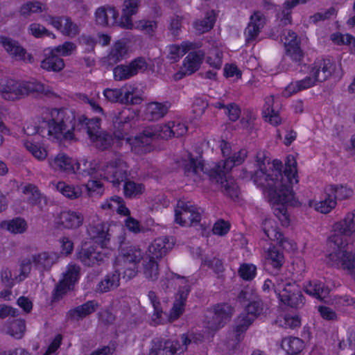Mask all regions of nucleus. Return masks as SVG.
Returning <instances> with one entry per match:
<instances>
[{
	"label": "nucleus",
	"instance_id": "obj_1",
	"mask_svg": "<svg viewBox=\"0 0 355 355\" xmlns=\"http://www.w3.org/2000/svg\"><path fill=\"white\" fill-rule=\"evenodd\" d=\"M257 170L251 175L254 184L268 195V200L275 216L282 226L290 224L288 205L296 206L298 201L295 198L293 184L299 182L297 163L293 155H288L285 159V167L279 159H273L272 166L268 169L266 163L267 152L259 150L255 155Z\"/></svg>",
	"mask_w": 355,
	"mask_h": 355
},
{
	"label": "nucleus",
	"instance_id": "obj_2",
	"mask_svg": "<svg viewBox=\"0 0 355 355\" xmlns=\"http://www.w3.org/2000/svg\"><path fill=\"white\" fill-rule=\"evenodd\" d=\"M51 118L46 121L48 135L56 139L61 137L66 140L75 139V132L86 130L87 123L90 122L85 115L76 118V112L68 108H52Z\"/></svg>",
	"mask_w": 355,
	"mask_h": 355
},
{
	"label": "nucleus",
	"instance_id": "obj_3",
	"mask_svg": "<svg viewBox=\"0 0 355 355\" xmlns=\"http://www.w3.org/2000/svg\"><path fill=\"white\" fill-rule=\"evenodd\" d=\"M184 175H198L200 173L207 175L211 182H215L223 187L224 193L234 200L239 196V188L232 180H227L225 171L223 170L220 163L207 166L202 159H196L191 153H188V160L183 163Z\"/></svg>",
	"mask_w": 355,
	"mask_h": 355
},
{
	"label": "nucleus",
	"instance_id": "obj_4",
	"mask_svg": "<svg viewBox=\"0 0 355 355\" xmlns=\"http://www.w3.org/2000/svg\"><path fill=\"white\" fill-rule=\"evenodd\" d=\"M128 165L124 160L123 155L114 153V157L107 163L104 168V178L114 187H119L124 182L123 193L125 198H133L144 193L145 186L127 180Z\"/></svg>",
	"mask_w": 355,
	"mask_h": 355
},
{
	"label": "nucleus",
	"instance_id": "obj_5",
	"mask_svg": "<svg viewBox=\"0 0 355 355\" xmlns=\"http://www.w3.org/2000/svg\"><path fill=\"white\" fill-rule=\"evenodd\" d=\"M141 0H124L122 15L113 6H105L96 9L95 21L103 26H118L125 29H132L134 24L132 17L137 14Z\"/></svg>",
	"mask_w": 355,
	"mask_h": 355
},
{
	"label": "nucleus",
	"instance_id": "obj_6",
	"mask_svg": "<svg viewBox=\"0 0 355 355\" xmlns=\"http://www.w3.org/2000/svg\"><path fill=\"white\" fill-rule=\"evenodd\" d=\"M31 94L51 96L53 92L49 87L37 80L19 83L12 78L0 79V94L5 100L15 101Z\"/></svg>",
	"mask_w": 355,
	"mask_h": 355
},
{
	"label": "nucleus",
	"instance_id": "obj_7",
	"mask_svg": "<svg viewBox=\"0 0 355 355\" xmlns=\"http://www.w3.org/2000/svg\"><path fill=\"white\" fill-rule=\"evenodd\" d=\"M177 279H183L184 286H180L178 293L175 295V300L172 308L169 311L168 320L173 322L178 320L184 313L188 295L191 291V288L188 280L183 276L173 272H168L166 274V277L161 279L162 287L167 290L172 286L171 281Z\"/></svg>",
	"mask_w": 355,
	"mask_h": 355
},
{
	"label": "nucleus",
	"instance_id": "obj_8",
	"mask_svg": "<svg viewBox=\"0 0 355 355\" xmlns=\"http://www.w3.org/2000/svg\"><path fill=\"white\" fill-rule=\"evenodd\" d=\"M274 291L281 303L292 308H300L304 304L305 298L300 286L295 282L284 281L277 277V284H273Z\"/></svg>",
	"mask_w": 355,
	"mask_h": 355
},
{
	"label": "nucleus",
	"instance_id": "obj_9",
	"mask_svg": "<svg viewBox=\"0 0 355 355\" xmlns=\"http://www.w3.org/2000/svg\"><path fill=\"white\" fill-rule=\"evenodd\" d=\"M263 311V303L259 296H255L245 305L244 312L240 314L236 321L234 329L235 338L240 341L241 337L243 336L250 326L253 323Z\"/></svg>",
	"mask_w": 355,
	"mask_h": 355
},
{
	"label": "nucleus",
	"instance_id": "obj_10",
	"mask_svg": "<svg viewBox=\"0 0 355 355\" xmlns=\"http://www.w3.org/2000/svg\"><path fill=\"white\" fill-rule=\"evenodd\" d=\"M156 128L157 125H149L134 137H125L124 139L129 144L131 151L136 155H142L151 151L153 140L155 138H159V130Z\"/></svg>",
	"mask_w": 355,
	"mask_h": 355
},
{
	"label": "nucleus",
	"instance_id": "obj_11",
	"mask_svg": "<svg viewBox=\"0 0 355 355\" xmlns=\"http://www.w3.org/2000/svg\"><path fill=\"white\" fill-rule=\"evenodd\" d=\"M332 229L334 234L330 238L331 241L337 245L338 248L345 247L347 244L344 243L341 236L350 237L355 234V209L347 213L343 219L334 223ZM343 250L339 249L335 252Z\"/></svg>",
	"mask_w": 355,
	"mask_h": 355
},
{
	"label": "nucleus",
	"instance_id": "obj_12",
	"mask_svg": "<svg viewBox=\"0 0 355 355\" xmlns=\"http://www.w3.org/2000/svg\"><path fill=\"white\" fill-rule=\"evenodd\" d=\"M201 220L199 208L191 202L179 200L175 209V222L181 226L198 224Z\"/></svg>",
	"mask_w": 355,
	"mask_h": 355
},
{
	"label": "nucleus",
	"instance_id": "obj_13",
	"mask_svg": "<svg viewBox=\"0 0 355 355\" xmlns=\"http://www.w3.org/2000/svg\"><path fill=\"white\" fill-rule=\"evenodd\" d=\"M148 63L144 57L134 58L127 64H118L112 69L114 79L116 81L129 80L137 76L140 71H144Z\"/></svg>",
	"mask_w": 355,
	"mask_h": 355
},
{
	"label": "nucleus",
	"instance_id": "obj_14",
	"mask_svg": "<svg viewBox=\"0 0 355 355\" xmlns=\"http://www.w3.org/2000/svg\"><path fill=\"white\" fill-rule=\"evenodd\" d=\"M212 317L207 321V327L213 331L223 328L229 322L234 309L227 302L218 303L211 308Z\"/></svg>",
	"mask_w": 355,
	"mask_h": 355
},
{
	"label": "nucleus",
	"instance_id": "obj_15",
	"mask_svg": "<svg viewBox=\"0 0 355 355\" xmlns=\"http://www.w3.org/2000/svg\"><path fill=\"white\" fill-rule=\"evenodd\" d=\"M101 119L93 118L87 123L86 129L89 139L95 144L96 147L101 150L109 149L113 144L112 136L106 132H102L101 129Z\"/></svg>",
	"mask_w": 355,
	"mask_h": 355
},
{
	"label": "nucleus",
	"instance_id": "obj_16",
	"mask_svg": "<svg viewBox=\"0 0 355 355\" xmlns=\"http://www.w3.org/2000/svg\"><path fill=\"white\" fill-rule=\"evenodd\" d=\"M262 229L266 236L271 241H276L279 247L287 250L296 248V243L284 236L277 223L272 219L267 218L262 223Z\"/></svg>",
	"mask_w": 355,
	"mask_h": 355
},
{
	"label": "nucleus",
	"instance_id": "obj_17",
	"mask_svg": "<svg viewBox=\"0 0 355 355\" xmlns=\"http://www.w3.org/2000/svg\"><path fill=\"white\" fill-rule=\"evenodd\" d=\"M50 165L55 169H59L64 172H73L84 177L93 178L96 173L94 167L81 168L80 164L76 163V170H75L73 160L64 154L58 155L53 161L50 162Z\"/></svg>",
	"mask_w": 355,
	"mask_h": 355
},
{
	"label": "nucleus",
	"instance_id": "obj_18",
	"mask_svg": "<svg viewBox=\"0 0 355 355\" xmlns=\"http://www.w3.org/2000/svg\"><path fill=\"white\" fill-rule=\"evenodd\" d=\"M308 74L324 82L331 76L336 69L335 62L330 58H318L312 64L304 65Z\"/></svg>",
	"mask_w": 355,
	"mask_h": 355
},
{
	"label": "nucleus",
	"instance_id": "obj_19",
	"mask_svg": "<svg viewBox=\"0 0 355 355\" xmlns=\"http://www.w3.org/2000/svg\"><path fill=\"white\" fill-rule=\"evenodd\" d=\"M205 57V51L202 49L189 52L183 60L182 67L175 74V79L180 80L196 73L200 68Z\"/></svg>",
	"mask_w": 355,
	"mask_h": 355
},
{
	"label": "nucleus",
	"instance_id": "obj_20",
	"mask_svg": "<svg viewBox=\"0 0 355 355\" xmlns=\"http://www.w3.org/2000/svg\"><path fill=\"white\" fill-rule=\"evenodd\" d=\"M265 269L271 275H277L285 262L284 252L275 245H270L263 252Z\"/></svg>",
	"mask_w": 355,
	"mask_h": 355
},
{
	"label": "nucleus",
	"instance_id": "obj_21",
	"mask_svg": "<svg viewBox=\"0 0 355 355\" xmlns=\"http://www.w3.org/2000/svg\"><path fill=\"white\" fill-rule=\"evenodd\" d=\"M103 94L105 99L111 103H120L126 105H139L143 99L139 94L133 91H123L122 88H106Z\"/></svg>",
	"mask_w": 355,
	"mask_h": 355
},
{
	"label": "nucleus",
	"instance_id": "obj_22",
	"mask_svg": "<svg viewBox=\"0 0 355 355\" xmlns=\"http://www.w3.org/2000/svg\"><path fill=\"white\" fill-rule=\"evenodd\" d=\"M329 260L334 261V264L347 272L355 279V250H343L329 254Z\"/></svg>",
	"mask_w": 355,
	"mask_h": 355
},
{
	"label": "nucleus",
	"instance_id": "obj_23",
	"mask_svg": "<svg viewBox=\"0 0 355 355\" xmlns=\"http://www.w3.org/2000/svg\"><path fill=\"white\" fill-rule=\"evenodd\" d=\"M118 240L119 243V260L125 265H138L143 257L141 249L138 246L132 245L122 247L125 240V237L123 234L118 236Z\"/></svg>",
	"mask_w": 355,
	"mask_h": 355
},
{
	"label": "nucleus",
	"instance_id": "obj_24",
	"mask_svg": "<svg viewBox=\"0 0 355 355\" xmlns=\"http://www.w3.org/2000/svg\"><path fill=\"white\" fill-rule=\"evenodd\" d=\"M180 344L178 340L168 339L163 341L162 338H155L151 341V347L148 355H178Z\"/></svg>",
	"mask_w": 355,
	"mask_h": 355
},
{
	"label": "nucleus",
	"instance_id": "obj_25",
	"mask_svg": "<svg viewBox=\"0 0 355 355\" xmlns=\"http://www.w3.org/2000/svg\"><path fill=\"white\" fill-rule=\"evenodd\" d=\"M133 116L128 109H124L119 112L114 120V135L118 140H123L131 128L130 121Z\"/></svg>",
	"mask_w": 355,
	"mask_h": 355
},
{
	"label": "nucleus",
	"instance_id": "obj_26",
	"mask_svg": "<svg viewBox=\"0 0 355 355\" xmlns=\"http://www.w3.org/2000/svg\"><path fill=\"white\" fill-rule=\"evenodd\" d=\"M48 22L59 31L62 35L68 37H75L79 33V28L69 17L49 16Z\"/></svg>",
	"mask_w": 355,
	"mask_h": 355
},
{
	"label": "nucleus",
	"instance_id": "obj_27",
	"mask_svg": "<svg viewBox=\"0 0 355 355\" xmlns=\"http://www.w3.org/2000/svg\"><path fill=\"white\" fill-rule=\"evenodd\" d=\"M77 256L84 266L89 267L99 266L104 259V254L97 250L96 247L88 246L87 243L82 245Z\"/></svg>",
	"mask_w": 355,
	"mask_h": 355
},
{
	"label": "nucleus",
	"instance_id": "obj_28",
	"mask_svg": "<svg viewBox=\"0 0 355 355\" xmlns=\"http://www.w3.org/2000/svg\"><path fill=\"white\" fill-rule=\"evenodd\" d=\"M156 128L159 130L158 137L165 139L173 137H182L188 130L187 126L180 121H168L164 124H157Z\"/></svg>",
	"mask_w": 355,
	"mask_h": 355
},
{
	"label": "nucleus",
	"instance_id": "obj_29",
	"mask_svg": "<svg viewBox=\"0 0 355 355\" xmlns=\"http://www.w3.org/2000/svg\"><path fill=\"white\" fill-rule=\"evenodd\" d=\"M99 306V303L95 300H91L70 309L67 313V317L71 320H82L94 313Z\"/></svg>",
	"mask_w": 355,
	"mask_h": 355
},
{
	"label": "nucleus",
	"instance_id": "obj_30",
	"mask_svg": "<svg viewBox=\"0 0 355 355\" xmlns=\"http://www.w3.org/2000/svg\"><path fill=\"white\" fill-rule=\"evenodd\" d=\"M285 40L284 46L286 55L296 62H301L304 55L297 35L293 31H288Z\"/></svg>",
	"mask_w": 355,
	"mask_h": 355
},
{
	"label": "nucleus",
	"instance_id": "obj_31",
	"mask_svg": "<svg viewBox=\"0 0 355 355\" xmlns=\"http://www.w3.org/2000/svg\"><path fill=\"white\" fill-rule=\"evenodd\" d=\"M265 24V17L260 11H255L250 18V21L245 30L247 41L257 38Z\"/></svg>",
	"mask_w": 355,
	"mask_h": 355
},
{
	"label": "nucleus",
	"instance_id": "obj_32",
	"mask_svg": "<svg viewBox=\"0 0 355 355\" xmlns=\"http://www.w3.org/2000/svg\"><path fill=\"white\" fill-rule=\"evenodd\" d=\"M171 103L168 101L159 103L152 101L148 103L144 110V116L146 120L156 121L164 117L168 112Z\"/></svg>",
	"mask_w": 355,
	"mask_h": 355
},
{
	"label": "nucleus",
	"instance_id": "obj_33",
	"mask_svg": "<svg viewBox=\"0 0 355 355\" xmlns=\"http://www.w3.org/2000/svg\"><path fill=\"white\" fill-rule=\"evenodd\" d=\"M171 248L172 244L169 242L168 237L157 238L148 246V257L158 260L166 255Z\"/></svg>",
	"mask_w": 355,
	"mask_h": 355
},
{
	"label": "nucleus",
	"instance_id": "obj_34",
	"mask_svg": "<svg viewBox=\"0 0 355 355\" xmlns=\"http://www.w3.org/2000/svg\"><path fill=\"white\" fill-rule=\"evenodd\" d=\"M83 216L74 211H62L57 218V223L67 229H75L82 225Z\"/></svg>",
	"mask_w": 355,
	"mask_h": 355
},
{
	"label": "nucleus",
	"instance_id": "obj_35",
	"mask_svg": "<svg viewBox=\"0 0 355 355\" xmlns=\"http://www.w3.org/2000/svg\"><path fill=\"white\" fill-rule=\"evenodd\" d=\"M89 232L93 240L100 245L101 248H107L111 236L109 234L107 224L101 223L93 225L90 227Z\"/></svg>",
	"mask_w": 355,
	"mask_h": 355
},
{
	"label": "nucleus",
	"instance_id": "obj_36",
	"mask_svg": "<svg viewBox=\"0 0 355 355\" xmlns=\"http://www.w3.org/2000/svg\"><path fill=\"white\" fill-rule=\"evenodd\" d=\"M120 275L121 272L118 269L108 272L96 285V292L105 293L116 288L120 285Z\"/></svg>",
	"mask_w": 355,
	"mask_h": 355
},
{
	"label": "nucleus",
	"instance_id": "obj_37",
	"mask_svg": "<svg viewBox=\"0 0 355 355\" xmlns=\"http://www.w3.org/2000/svg\"><path fill=\"white\" fill-rule=\"evenodd\" d=\"M22 193L27 196V202L31 206H37L42 209V202L46 204L47 198L34 184L27 183L21 189Z\"/></svg>",
	"mask_w": 355,
	"mask_h": 355
},
{
	"label": "nucleus",
	"instance_id": "obj_38",
	"mask_svg": "<svg viewBox=\"0 0 355 355\" xmlns=\"http://www.w3.org/2000/svg\"><path fill=\"white\" fill-rule=\"evenodd\" d=\"M128 53L126 42L123 40L116 41L107 55V62L110 64H116L125 59Z\"/></svg>",
	"mask_w": 355,
	"mask_h": 355
},
{
	"label": "nucleus",
	"instance_id": "obj_39",
	"mask_svg": "<svg viewBox=\"0 0 355 355\" xmlns=\"http://www.w3.org/2000/svg\"><path fill=\"white\" fill-rule=\"evenodd\" d=\"M101 207L103 209H116L119 215L127 217L130 216V211L125 206L123 199L118 196H114L110 199H107L101 203Z\"/></svg>",
	"mask_w": 355,
	"mask_h": 355
},
{
	"label": "nucleus",
	"instance_id": "obj_40",
	"mask_svg": "<svg viewBox=\"0 0 355 355\" xmlns=\"http://www.w3.org/2000/svg\"><path fill=\"white\" fill-rule=\"evenodd\" d=\"M0 43L8 53L12 57L20 60H25L26 51L19 46L17 42L6 36H0Z\"/></svg>",
	"mask_w": 355,
	"mask_h": 355
},
{
	"label": "nucleus",
	"instance_id": "obj_41",
	"mask_svg": "<svg viewBox=\"0 0 355 355\" xmlns=\"http://www.w3.org/2000/svg\"><path fill=\"white\" fill-rule=\"evenodd\" d=\"M281 347L286 355H297L303 350L304 343L297 337L288 336L282 340Z\"/></svg>",
	"mask_w": 355,
	"mask_h": 355
},
{
	"label": "nucleus",
	"instance_id": "obj_42",
	"mask_svg": "<svg viewBox=\"0 0 355 355\" xmlns=\"http://www.w3.org/2000/svg\"><path fill=\"white\" fill-rule=\"evenodd\" d=\"M41 67L48 71H60L64 67V62L53 50L41 62Z\"/></svg>",
	"mask_w": 355,
	"mask_h": 355
},
{
	"label": "nucleus",
	"instance_id": "obj_43",
	"mask_svg": "<svg viewBox=\"0 0 355 355\" xmlns=\"http://www.w3.org/2000/svg\"><path fill=\"white\" fill-rule=\"evenodd\" d=\"M216 21V15L214 10L207 12L202 19H196L193 22L194 29L200 34L210 31L214 26Z\"/></svg>",
	"mask_w": 355,
	"mask_h": 355
},
{
	"label": "nucleus",
	"instance_id": "obj_44",
	"mask_svg": "<svg viewBox=\"0 0 355 355\" xmlns=\"http://www.w3.org/2000/svg\"><path fill=\"white\" fill-rule=\"evenodd\" d=\"M6 332L12 337L20 339L26 331V322L24 319L8 320L6 324Z\"/></svg>",
	"mask_w": 355,
	"mask_h": 355
},
{
	"label": "nucleus",
	"instance_id": "obj_45",
	"mask_svg": "<svg viewBox=\"0 0 355 355\" xmlns=\"http://www.w3.org/2000/svg\"><path fill=\"white\" fill-rule=\"evenodd\" d=\"M54 260L53 254L48 252L35 254L32 256V262L35 267L42 270L51 268Z\"/></svg>",
	"mask_w": 355,
	"mask_h": 355
},
{
	"label": "nucleus",
	"instance_id": "obj_46",
	"mask_svg": "<svg viewBox=\"0 0 355 355\" xmlns=\"http://www.w3.org/2000/svg\"><path fill=\"white\" fill-rule=\"evenodd\" d=\"M247 156L248 150L245 148H241L232 155H230V157L225 158L221 167L223 170L228 171L234 166L241 164Z\"/></svg>",
	"mask_w": 355,
	"mask_h": 355
},
{
	"label": "nucleus",
	"instance_id": "obj_47",
	"mask_svg": "<svg viewBox=\"0 0 355 355\" xmlns=\"http://www.w3.org/2000/svg\"><path fill=\"white\" fill-rule=\"evenodd\" d=\"M273 100L268 99L266 101L263 106L262 115L266 121H268L272 125L277 126L282 123V119L277 111H275L272 105Z\"/></svg>",
	"mask_w": 355,
	"mask_h": 355
},
{
	"label": "nucleus",
	"instance_id": "obj_48",
	"mask_svg": "<svg viewBox=\"0 0 355 355\" xmlns=\"http://www.w3.org/2000/svg\"><path fill=\"white\" fill-rule=\"evenodd\" d=\"M327 191L331 193L336 201L343 200L350 198L353 195L351 187L343 184H331L327 189Z\"/></svg>",
	"mask_w": 355,
	"mask_h": 355
},
{
	"label": "nucleus",
	"instance_id": "obj_49",
	"mask_svg": "<svg viewBox=\"0 0 355 355\" xmlns=\"http://www.w3.org/2000/svg\"><path fill=\"white\" fill-rule=\"evenodd\" d=\"M304 291L306 293L316 299H322L326 294L324 284L318 279L309 281L305 286Z\"/></svg>",
	"mask_w": 355,
	"mask_h": 355
},
{
	"label": "nucleus",
	"instance_id": "obj_50",
	"mask_svg": "<svg viewBox=\"0 0 355 355\" xmlns=\"http://www.w3.org/2000/svg\"><path fill=\"white\" fill-rule=\"evenodd\" d=\"M148 299L153 307V313L152 320L156 324L162 323V314L163 311L159 299L157 296L155 292L150 291L148 294Z\"/></svg>",
	"mask_w": 355,
	"mask_h": 355
},
{
	"label": "nucleus",
	"instance_id": "obj_51",
	"mask_svg": "<svg viewBox=\"0 0 355 355\" xmlns=\"http://www.w3.org/2000/svg\"><path fill=\"white\" fill-rule=\"evenodd\" d=\"M56 188L63 196L69 199H76L79 198L83 193L80 187L69 185L64 182H58Z\"/></svg>",
	"mask_w": 355,
	"mask_h": 355
},
{
	"label": "nucleus",
	"instance_id": "obj_52",
	"mask_svg": "<svg viewBox=\"0 0 355 355\" xmlns=\"http://www.w3.org/2000/svg\"><path fill=\"white\" fill-rule=\"evenodd\" d=\"M337 205L335 198L331 193L327 191L324 199L316 202L314 205L315 209L321 214H327L330 213Z\"/></svg>",
	"mask_w": 355,
	"mask_h": 355
},
{
	"label": "nucleus",
	"instance_id": "obj_53",
	"mask_svg": "<svg viewBox=\"0 0 355 355\" xmlns=\"http://www.w3.org/2000/svg\"><path fill=\"white\" fill-rule=\"evenodd\" d=\"M24 146L34 157L39 160H43L47 156L46 150L42 148L37 142L34 141L33 139H24Z\"/></svg>",
	"mask_w": 355,
	"mask_h": 355
},
{
	"label": "nucleus",
	"instance_id": "obj_54",
	"mask_svg": "<svg viewBox=\"0 0 355 355\" xmlns=\"http://www.w3.org/2000/svg\"><path fill=\"white\" fill-rule=\"evenodd\" d=\"M238 274L243 280L250 282L257 275V266L253 263H243L238 269Z\"/></svg>",
	"mask_w": 355,
	"mask_h": 355
},
{
	"label": "nucleus",
	"instance_id": "obj_55",
	"mask_svg": "<svg viewBox=\"0 0 355 355\" xmlns=\"http://www.w3.org/2000/svg\"><path fill=\"white\" fill-rule=\"evenodd\" d=\"M159 265L157 259L148 257L144 264V274L146 279L155 281L159 275Z\"/></svg>",
	"mask_w": 355,
	"mask_h": 355
},
{
	"label": "nucleus",
	"instance_id": "obj_56",
	"mask_svg": "<svg viewBox=\"0 0 355 355\" xmlns=\"http://www.w3.org/2000/svg\"><path fill=\"white\" fill-rule=\"evenodd\" d=\"M80 279V267L75 264L69 265L63 277L61 279L73 288Z\"/></svg>",
	"mask_w": 355,
	"mask_h": 355
},
{
	"label": "nucleus",
	"instance_id": "obj_57",
	"mask_svg": "<svg viewBox=\"0 0 355 355\" xmlns=\"http://www.w3.org/2000/svg\"><path fill=\"white\" fill-rule=\"evenodd\" d=\"M45 6L38 1H28L24 3L20 8V14L24 17H28L31 13H39L42 12Z\"/></svg>",
	"mask_w": 355,
	"mask_h": 355
},
{
	"label": "nucleus",
	"instance_id": "obj_58",
	"mask_svg": "<svg viewBox=\"0 0 355 355\" xmlns=\"http://www.w3.org/2000/svg\"><path fill=\"white\" fill-rule=\"evenodd\" d=\"M231 227L232 225L229 220L219 218L214 222L212 226L211 232L214 235L225 236L230 231Z\"/></svg>",
	"mask_w": 355,
	"mask_h": 355
},
{
	"label": "nucleus",
	"instance_id": "obj_59",
	"mask_svg": "<svg viewBox=\"0 0 355 355\" xmlns=\"http://www.w3.org/2000/svg\"><path fill=\"white\" fill-rule=\"evenodd\" d=\"M27 228L26 221L20 217H17L6 223V229L14 234L24 233Z\"/></svg>",
	"mask_w": 355,
	"mask_h": 355
},
{
	"label": "nucleus",
	"instance_id": "obj_60",
	"mask_svg": "<svg viewBox=\"0 0 355 355\" xmlns=\"http://www.w3.org/2000/svg\"><path fill=\"white\" fill-rule=\"evenodd\" d=\"M73 288L69 284L60 279L55 286L52 293V300L58 301L62 299L69 291L73 290Z\"/></svg>",
	"mask_w": 355,
	"mask_h": 355
},
{
	"label": "nucleus",
	"instance_id": "obj_61",
	"mask_svg": "<svg viewBox=\"0 0 355 355\" xmlns=\"http://www.w3.org/2000/svg\"><path fill=\"white\" fill-rule=\"evenodd\" d=\"M206 62L216 70L220 69L223 65V53L218 50H216L214 53H211L207 56Z\"/></svg>",
	"mask_w": 355,
	"mask_h": 355
},
{
	"label": "nucleus",
	"instance_id": "obj_62",
	"mask_svg": "<svg viewBox=\"0 0 355 355\" xmlns=\"http://www.w3.org/2000/svg\"><path fill=\"white\" fill-rule=\"evenodd\" d=\"M137 27L144 33L152 36L155 33L157 24L155 20L143 19L138 21Z\"/></svg>",
	"mask_w": 355,
	"mask_h": 355
},
{
	"label": "nucleus",
	"instance_id": "obj_63",
	"mask_svg": "<svg viewBox=\"0 0 355 355\" xmlns=\"http://www.w3.org/2000/svg\"><path fill=\"white\" fill-rule=\"evenodd\" d=\"M76 49V44L69 41L64 42L62 44L58 45L52 50L55 51L58 55L62 56L70 55L72 52Z\"/></svg>",
	"mask_w": 355,
	"mask_h": 355
},
{
	"label": "nucleus",
	"instance_id": "obj_64",
	"mask_svg": "<svg viewBox=\"0 0 355 355\" xmlns=\"http://www.w3.org/2000/svg\"><path fill=\"white\" fill-rule=\"evenodd\" d=\"M28 30L30 33L36 38H42L45 36L53 35L45 27L40 24L33 23L29 26Z\"/></svg>",
	"mask_w": 355,
	"mask_h": 355
}]
</instances>
